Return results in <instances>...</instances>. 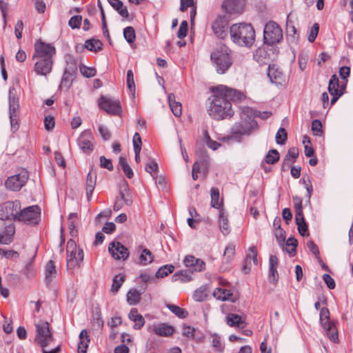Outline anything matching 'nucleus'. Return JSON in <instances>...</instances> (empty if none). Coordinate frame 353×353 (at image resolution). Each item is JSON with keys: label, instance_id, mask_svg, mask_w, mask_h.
Segmentation results:
<instances>
[{"label": "nucleus", "instance_id": "f257e3e1", "mask_svg": "<svg viewBox=\"0 0 353 353\" xmlns=\"http://www.w3.org/2000/svg\"><path fill=\"white\" fill-rule=\"evenodd\" d=\"M212 92L207 101L208 112L215 120L232 117L234 111L231 101H239L245 98L242 92L223 85L213 88Z\"/></svg>", "mask_w": 353, "mask_h": 353}, {"label": "nucleus", "instance_id": "f03ea898", "mask_svg": "<svg viewBox=\"0 0 353 353\" xmlns=\"http://www.w3.org/2000/svg\"><path fill=\"white\" fill-rule=\"evenodd\" d=\"M56 48L50 43L37 41L34 44L32 60L34 61L33 72L38 76L47 77L52 72Z\"/></svg>", "mask_w": 353, "mask_h": 353}, {"label": "nucleus", "instance_id": "7ed1b4c3", "mask_svg": "<svg viewBox=\"0 0 353 353\" xmlns=\"http://www.w3.org/2000/svg\"><path fill=\"white\" fill-rule=\"evenodd\" d=\"M241 121L236 123L231 129V135L223 137V141L230 139L240 141L241 136L250 135L252 130L258 128L257 122L252 118L253 110L249 107H244L240 112Z\"/></svg>", "mask_w": 353, "mask_h": 353}, {"label": "nucleus", "instance_id": "20e7f679", "mask_svg": "<svg viewBox=\"0 0 353 353\" xmlns=\"http://www.w3.org/2000/svg\"><path fill=\"white\" fill-rule=\"evenodd\" d=\"M232 41L239 46L251 47L255 41V30L250 23H234L230 28Z\"/></svg>", "mask_w": 353, "mask_h": 353}, {"label": "nucleus", "instance_id": "39448f33", "mask_svg": "<svg viewBox=\"0 0 353 353\" xmlns=\"http://www.w3.org/2000/svg\"><path fill=\"white\" fill-rule=\"evenodd\" d=\"M212 62L219 74H224L232 65L230 50L225 46L218 47L210 56Z\"/></svg>", "mask_w": 353, "mask_h": 353}, {"label": "nucleus", "instance_id": "423d86ee", "mask_svg": "<svg viewBox=\"0 0 353 353\" xmlns=\"http://www.w3.org/2000/svg\"><path fill=\"white\" fill-rule=\"evenodd\" d=\"M282 39L283 30L279 25L273 21L267 22L263 30L264 43L272 46L279 43Z\"/></svg>", "mask_w": 353, "mask_h": 353}, {"label": "nucleus", "instance_id": "0eeeda50", "mask_svg": "<svg viewBox=\"0 0 353 353\" xmlns=\"http://www.w3.org/2000/svg\"><path fill=\"white\" fill-rule=\"evenodd\" d=\"M67 267L69 269H73L79 266L83 261V251L81 248H77L76 242L70 239L67 243Z\"/></svg>", "mask_w": 353, "mask_h": 353}, {"label": "nucleus", "instance_id": "6e6552de", "mask_svg": "<svg viewBox=\"0 0 353 353\" xmlns=\"http://www.w3.org/2000/svg\"><path fill=\"white\" fill-rule=\"evenodd\" d=\"M36 326L35 342L42 348H45L53 340L50 330V324L47 321H40Z\"/></svg>", "mask_w": 353, "mask_h": 353}, {"label": "nucleus", "instance_id": "1a4fd4ad", "mask_svg": "<svg viewBox=\"0 0 353 353\" xmlns=\"http://www.w3.org/2000/svg\"><path fill=\"white\" fill-rule=\"evenodd\" d=\"M40 208L38 205H32L20 210L15 218V221L23 222L26 224L36 225L40 220Z\"/></svg>", "mask_w": 353, "mask_h": 353}, {"label": "nucleus", "instance_id": "9d476101", "mask_svg": "<svg viewBox=\"0 0 353 353\" xmlns=\"http://www.w3.org/2000/svg\"><path fill=\"white\" fill-rule=\"evenodd\" d=\"M29 178L28 172L21 169L19 172L7 179L5 182L6 187L12 191H19L27 183Z\"/></svg>", "mask_w": 353, "mask_h": 353}, {"label": "nucleus", "instance_id": "9b49d317", "mask_svg": "<svg viewBox=\"0 0 353 353\" xmlns=\"http://www.w3.org/2000/svg\"><path fill=\"white\" fill-rule=\"evenodd\" d=\"M21 210V203L18 200L14 201H8L0 205V219L10 220L15 221V218L19 214Z\"/></svg>", "mask_w": 353, "mask_h": 353}, {"label": "nucleus", "instance_id": "f8f14e48", "mask_svg": "<svg viewBox=\"0 0 353 353\" xmlns=\"http://www.w3.org/2000/svg\"><path fill=\"white\" fill-rule=\"evenodd\" d=\"M99 106L101 109L111 115L120 116L122 113L121 103L118 99L101 96L99 99Z\"/></svg>", "mask_w": 353, "mask_h": 353}, {"label": "nucleus", "instance_id": "ddd939ff", "mask_svg": "<svg viewBox=\"0 0 353 353\" xmlns=\"http://www.w3.org/2000/svg\"><path fill=\"white\" fill-rule=\"evenodd\" d=\"M132 203V197L129 192V186L125 180H123L119 188V195L114 204V210L119 211L124 205L130 206Z\"/></svg>", "mask_w": 353, "mask_h": 353}, {"label": "nucleus", "instance_id": "4468645a", "mask_svg": "<svg viewBox=\"0 0 353 353\" xmlns=\"http://www.w3.org/2000/svg\"><path fill=\"white\" fill-rule=\"evenodd\" d=\"M211 28L216 37L223 39L228 37V20L225 16L219 15L212 23Z\"/></svg>", "mask_w": 353, "mask_h": 353}, {"label": "nucleus", "instance_id": "2eb2a0df", "mask_svg": "<svg viewBox=\"0 0 353 353\" xmlns=\"http://www.w3.org/2000/svg\"><path fill=\"white\" fill-rule=\"evenodd\" d=\"M94 137L90 130L83 131L77 139V144L82 152L90 154L94 150Z\"/></svg>", "mask_w": 353, "mask_h": 353}, {"label": "nucleus", "instance_id": "dca6fc26", "mask_svg": "<svg viewBox=\"0 0 353 353\" xmlns=\"http://www.w3.org/2000/svg\"><path fill=\"white\" fill-rule=\"evenodd\" d=\"M108 250L112 256L116 260L125 261L128 258L130 254L128 248L118 241L110 243Z\"/></svg>", "mask_w": 353, "mask_h": 353}, {"label": "nucleus", "instance_id": "f3484780", "mask_svg": "<svg viewBox=\"0 0 353 353\" xmlns=\"http://www.w3.org/2000/svg\"><path fill=\"white\" fill-rule=\"evenodd\" d=\"M148 331L159 336L168 337L173 334L174 327L165 323L154 324L148 328Z\"/></svg>", "mask_w": 353, "mask_h": 353}, {"label": "nucleus", "instance_id": "a211bd4d", "mask_svg": "<svg viewBox=\"0 0 353 353\" xmlns=\"http://www.w3.org/2000/svg\"><path fill=\"white\" fill-rule=\"evenodd\" d=\"M244 0H224L222 6L229 14L240 13L243 11Z\"/></svg>", "mask_w": 353, "mask_h": 353}, {"label": "nucleus", "instance_id": "6ab92c4d", "mask_svg": "<svg viewBox=\"0 0 353 353\" xmlns=\"http://www.w3.org/2000/svg\"><path fill=\"white\" fill-rule=\"evenodd\" d=\"M9 117L12 119V117L17 116V111L19 108V99L16 96L15 90L14 88L9 89Z\"/></svg>", "mask_w": 353, "mask_h": 353}, {"label": "nucleus", "instance_id": "aec40b11", "mask_svg": "<svg viewBox=\"0 0 353 353\" xmlns=\"http://www.w3.org/2000/svg\"><path fill=\"white\" fill-rule=\"evenodd\" d=\"M268 77L272 83L281 85L283 81V74L276 67L275 65H270L268 67Z\"/></svg>", "mask_w": 353, "mask_h": 353}, {"label": "nucleus", "instance_id": "412c9836", "mask_svg": "<svg viewBox=\"0 0 353 353\" xmlns=\"http://www.w3.org/2000/svg\"><path fill=\"white\" fill-rule=\"evenodd\" d=\"M97 174L90 170L85 179V191L88 199L90 200L96 185Z\"/></svg>", "mask_w": 353, "mask_h": 353}, {"label": "nucleus", "instance_id": "4be33fe9", "mask_svg": "<svg viewBox=\"0 0 353 353\" xmlns=\"http://www.w3.org/2000/svg\"><path fill=\"white\" fill-rule=\"evenodd\" d=\"M90 341L88 332L83 330L79 334V342L78 343V353H86Z\"/></svg>", "mask_w": 353, "mask_h": 353}, {"label": "nucleus", "instance_id": "5701e85b", "mask_svg": "<svg viewBox=\"0 0 353 353\" xmlns=\"http://www.w3.org/2000/svg\"><path fill=\"white\" fill-rule=\"evenodd\" d=\"M129 319L134 322V325L133 326L135 330H140L145 323V320L143 316L138 312V310L137 308L131 309L129 314Z\"/></svg>", "mask_w": 353, "mask_h": 353}, {"label": "nucleus", "instance_id": "b1692460", "mask_svg": "<svg viewBox=\"0 0 353 353\" xmlns=\"http://www.w3.org/2000/svg\"><path fill=\"white\" fill-rule=\"evenodd\" d=\"M15 230L13 225H8L4 231L0 234V243L4 245L10 244L13 240Z\"/></svg>", "mask_w": 353, "mask_h": 353}, {"label": "nucleus", "instance_id": "393cba45", "mask_svg": "<svg viewBox=\"0 0 353 353\" xmlns=\"http://www.w3.org/2000/svg\"><path fill=\"white\" fill-rule=\"evenodd\" d=\"M192 271L190 270H180L175 272L172 276L173 282L180 281L181 283H186L192 279L191 274Z\"/></svg>", "mask_w": 353, "mask_h": 353}, {"label": "nucleus", "instance_id": "a878e982", "mask_svg": "<svg viewBox=\"0 0 353 353\" xmlns=\"http://www.w3.org/2000/svg\"><path fill=\"white\" fill-rule=\"evenodd\" d=\"M211 206L218 210H223V200L219 201V190L217 188L213 187L210 190Z\"/></svg>", "mask_w": 353, "mask_h": 353}, {"label": "nucleus", "instance_id": "bb28decb", "mask_svg": "<svg viewBox=\"0 0 353 353\" xmlns=\"http://www.w3.org/2000/svg\"><path fill=\"white\" fill-rule=\"evenodd\" d=\"M168 101L170 109L175 117H180L182 113V105L179 102L175 101V96L174 94L168 95Z\"/></svg>", "mask_w": 353, "mask_h": 353}, {"label": "nucleus", "instance_id": "cd10ccee", "mask_svg": "<svg viewBox=\"0 0 353 353\" xmlns=\"http://www.w3.org/2000/svg\"><path fill=\"white\" fill-rule=\"evenodd\" d=\"M219 228L221 232L225 236L228 235L230 232L228 219V217L225 216L223 210H220L219 211Z\"/></svg>", "mask_w": 353, "mask_h": 353}, {"label": "nucleus", "instance_id": "c85d7f7f", "mask_svg": "<svg viewBox=\"0 0 353 353\" xmlns=\"http://www.w3.org/2000/svg\"><path fill=\"white\" fill-rule=\"evenodd\" d=\"M65 60L66 65L64 71L75 74L77 72V63L74 57L70 54H67L65 56Z\"/></svg>", "mask_w": 353, "mask_h": 353}, {"label": "nucleus", "instance_id": "c756f323", "mask_svg": "<svg viewBox=\"0 0 353 353\" xmlns=\"http://www.w3.org/2000/svg\"><path fill=\"white\" fill-rule=\"evenodd\" d=\"M57 274L54 262L52 260L49 261L45 267V277L48 283L51 282Z\"/></svg>", "mask_w": 353, "mask_h": 353}, {"label": "nucleus", "instance_id": "7c9ffc66", "mask_svg": "<svg viewBox=\"0 0 353 353\" xmlns=\"http://www.w3.org/2000/svg\"><path fill=\"white\" fill-rule=\"evenodd\" d=\"M119 166L128 179H132L134 176V172L131 167L129 165L125 157L122 156L119 157Z\"/></svg>", "mask_w": 353, "mask_h": 353}, {"label": "nucleus", "instance_id": "2f4dec72", "mask_svg": "<svg viewBox=\"0 0 353 353\" xmlns=\"http://www.w3.org/2000/svg\"><path fill=\"white\" fill-rule=\"evenodd\" d=\"M339 80L336 74H332L328 85V91L331 95L333 94H336L339 92H343L342 90L344 89L341 88V90H339Z\"/></svg>", "mask_w": 353, "mask_h": 353}, {"label": "nucleus", "instance_id": "473e14b6", "mask_svg": "<svg viewBox=\"0 0 353 353\" xmlns=\"http://www.w3.org/2000/svg\"><path fill=\"white\" fill-rule=\"evenodd\" d=\"M142 292L137 289H131L127 293V301L131 305H137L141 300Z\"/></svg>", "mask_w": 353, "mask_h": 353}, {"label": "nucleus", "instance_id": "72a5a7b5", "mask_svg": "<svg viewBox=\"0 0 353 353\" xmlns=\"http://www.w3.org/2000/svg\"><path fill=\"white\" fill-rule=\"evenodd\" d=\"M102 46L100 40L90 39L85 41L84 48L90 51L99 52L102 50Z\"/></svg>", "mask_w": 353, "mask_h": 353}, {"label": "nucleus", "instance_id": "f704fd0d", "mask_svg": "<svg viewBox=\"0 0 353 353\" xmlns=\"http://www.w3.org/2000/svg\"><path fill=\"white\" fill-rule=\"evenodd\" d=\"M213 296L218 300L228 301L230 300L232 293L230 290L217 288L214 290Z\"/></svg>", "mask_w": 353, "mask_h": 353}, {"label": "nucleus", "instance_id": "c9c22d12", "mask_svg": "<svg viewBox=\"0 0 353 353\" xmlns=\"http://www.w3.org/2000/svg\"><path fill=\"white\" fill-rule=\"evenodd\" d=\"M227 324L230 327H241L244 321L240 315L236 314H229L226 317Z\"/></svg>", "mask_w": 353, "mask_h": 353}, {"label": "nucleus", "instance_id": "e433bc0d", "mask_svg": "<svg viewBox=\"0 0 353 353\" xmlns=\"http://www.w3.org/2000/svg\"><path fill=\"white\" fill-rule=\"evenodd\" d=\"M139 263L142 265H146L153 261L154 256L152 252L147 248L142 250L139 256Z\"/></svg>", "mask_w": 353, "mask_h": 353}, {"label": "nucleus", "instance_id": "4c0bfd02", "mask_svg": "<svg viewBox=\"0 0 353 353\" xmlns=\"http://www.w3.org/2000/svg\"><path fill=\"white\" fill-rule=\"evenodd\" d=\"M125 280V277L122 274L116 275L112 280V284L110 289L111 292L116 294Z\"/></svg>", "mask_w": 353, "mask_h": 353}, {"label": "nucleus", "instance_id": "58836bf2", "mask_svg": "<svg viewBox=\"0 0 353 353\" xmlns=\"http://www.w3.org/2000/svg\"><path fill=\"white\" fill-rule=\"evenodd\" d=\"M324 329L330 341L336 343L338 341V331L334 323L327 325Z\"/></svg>", "mask_w": 353, "mask_h": 353}, {"label": "nucleus", "instance_id": "ea45409f", "mask_svg": "<svg viewBox=\"0 0 353 353\" xmlns=\"http://www.w3.org/2000/svg\"><path fill=\"white\" fill-rule=\"evenodd\" d=\"M167 307L177 317L180 319H185L188 316V312L183 308L173 304H168Z\"/></svg>", "mask_w": 353, "mask_h": 353}, {"label": "nucleus", "instance_id": "a19ab883", "mask_svg": "<svg viewBox=\"0 0 353 353\" xmlns=\"http://www.w3.org/2000/svg\"><path fill=\"white\" fill-rule=\"evenodd\" d=\"M174 270V266L172 264H168L159 268L155 274L157 278H163L171 274Z\"/></svg>", "mask_w": 353, "mask_h": 353}, {"label": "nucleus", "instance_id": "79ce46f5", "mask_svg": "<svg viewBox=\"0 0 353 353\" xmlns=\"http://www.w3.org/2000/svg\"><path fill=\"white\" fill-rule=\"evenodd\" d=\"M330 321V311L327 307H322L320 310V323L323 328L332 323Z\"/></svg>", "mask_w": 353, "mask_h": 353}, {"label": "nucleus", "instance_id": "37998d69", "mask_svg": "<svg viewBox=\"0 0 353 353\" xmlns=\"http://www.w3.org/2000/svg\"><path fill=\"white\" fill-rule=\"evenodd\" d=\"M123 37L129 44L134 42L136 39L135 30L133 27L128 26L123 29Z\"/></svg>", "mask_w": 353, "mask_h": 353}, {"label": "nucleus", "instance_id": "c03bdc74", "mask_svg": "<svg viewBox=\"0 0 353 353\" xmlns=\"http://www.w3.org/2000/svg\"><path fill=\"white\" fill-rule=\"evenodd\" d=\"M74 74L72 73H68L67 72L64 71L63 77L61 78V84L59 85V88H65L66 90H68L72 83V76Z\"/></svg>", "mask_w": 353, "mask_h": 353}, {"label": "nucleus", "instance_id": "a18cd8bd", "mask_svg": "<svg viewBox=\"0 0 353 353\" xmlns=\"http://www.w3.org/2000/svg\"><path fill=\"white\" fill-rule=\"evenodd\" d=\"M296 223L298 225V230L301 236L308 235V228L305 221L304 216L295 218Z\"/></svg>", "mask_w": 353, "mask_h": 353}, {"label": "nucleus", "instance_id": "49530a36", "mask_svg": "<svg viewBox=\"0 0 353 353\" xmlns=\"http://www.w3.org/2000/svg\"><path fill=\"white\" fill-rule=\"evenodd\" d=\"M279 157L280 155L279 152L275 149H272L270 150L265 155V161L268 164H274L279 160Z\"/></svg>", "mask_w": 353, "mask_h": 353}, {"label": "nucleus", "instance_id": "de8ad7c7", "mask_svg": "<svg viewBox=\"0 0 353 353\" xmlns=\"http://www.w3.org/2000/svg\"><path fill=\"white\" fill-rule=\"evenodd\" d=\"M235 254V245L230 243L225 249L223 258L226 263H230Z\"/></svg>", "mask_w": 353, "mask_h": 353}, {"label": "nucleus", "instance_id": "09e8293b", "mask_svg": "<svg viewBox=\"0 0 353 353\" xmlns=\"http://www.w3.org/2000/svg\"><path fill=\"white\" fill-rule=\"evenodd\" d=\"M298 245V241L294 237H290L286 241V248L285 250L290 254H294L296 253V249Z\"/></svg>", "mask_w": 353, "mask_h": 353}, {"label": "nucleus", "instance_id": "8fccbe9b", "mask_svg": "<svg viewBox=\"0 0 353 353\" xmlns=\"http://www.w3.org/2000/svg\"><path fill=\"white\" fill-rule=\"evenodd\" d=\"M208 296V292L205 287L199 288L193 294V297L196 301H203Z\"/></svg>", "mask_w": 353, "mask_h": 353}, {"label": "nucleus", "instance_id": "3c124183", "mask_svg": "<svg viewBox=\"0 0 353 353\" xmlns=\"http://www.w3.org/2000/svg\"><path fill=\"white\" fill-rule=\"evenodd\" d=\"M293 200L294 202V208L296 212L295 218L303 217L302 199L299 196H294Z\"/></svg>", "mask_w": 353, "mask_h": 353}, {"label": "nucleus", "instance_id": "603ef678", "mask_svg": "<svg viewBox=\"0 0 353 353\" xmlns=\"http://www.w3.org/2000/svg\"><path fill=\"white\" fill-rule=\"evenodd\" d=\"M288 134L283 128H280L276 134V142L277 144L283 145L287 140Z\"/></svg>", "mask_w": 353, "mask_h": 353}, {"label": "nucleus", "instance_id": "864d4df0", "mask_svg": "<svg viewBox=\"0 0 353 353\" xmlns=\"http://www.w3.org/2000/svg\"><path fill=\"white\" fill-rule=\"evenodd\" d=\"M78 216L77 213H70L68 218V227L70 230V234L72 236L73 233L75 232L76 227V220Z\"/></svg>", "mask_w": 353, "mask_h": 353}, {"label": "nucleus", "instance_id": "5fc2aeb1", "mask_svg": "<svg viewBox=\"0 0 353 353\" xmlns=\"http://www.w3.org/2000/svg\"><path fill=\"white\" fill-rule=\"evenodd\" d=\"M79 70L82 75L88 78L94 77L97 73L95 68L87 67L85 65H81Z\"/></svg>", "mask_w": 353, "mask_h": 353}, {"label": "nucleus", "instance_id": "6e6d98bb", "mask_svg": "<svg viewBox=\"0 0 353 353\" xmlns=\"http://www.w3.org/2000/svg\"><path fill=\"white\" fill-rule=\"evenodd\" d=\"M252 260L254 265H257V252L256 248L254 246H252L249 248V252L246 256V263H249L250 264Z\"/></svg>", "mask_w": 353, "mask_h": 353}, {"label": "nucleus", "instance_id": "4d7b16f0", "mask_svg": "<svg viewBox=\"0 0 353 353\" xmlns=\"http://www.w3.org/2000/svg\"><path fill=\"white\" fill-rule=\"evenodd\" d=\"M299 154V152L297 148L296 147H292L290 148L288 153L285 156V159H288V161H290L292 163H294L296 159L298 158Z\"/></svg>", "mask_w": 353, "mask_h": 353}, {"label": "nucleus", "instance_id": "13d9d810", "mask_svg": "<svg viewBox=\"0 0 353 353\" xmlns=\"http://www.w3.org/2000/svg\"><path fill=\"white\" fill-rule=\"evenodd\" d=\"M212 346L216 348V350L218 351V352H223V350H224V345H223L221 341V337L214 334L213 335H212Z\"/></svg>", "mask_w": 353, "mask_h": 353}, {"label": "nucleus", "instance_id": "bf43d9fd", "mask_svg": "<svg viewBox=\"0 0 353 353\" xmlns=\"http://www.w3.org/2000/svg\"><path fill=\"white\" fill-rule=\"evenodd\" d=\"M312 131L315 136H321L323 134L322 123L319 119H315L312 123Z\"/></svg>", "mask_w": 353, "mask_h": 353}, {"label": "nucleus", "instance_id": "052dcab7", "mask_svg": "<svg viewBox=\"0 0 353 353\" xmlns=\"http://www.w3.org/2000/svg\"><path fill=\"white\" fill-rule=\"evenodd\" d=\"M127 85L131 92H135V83L134 81V74L132 70L127 71Z\"/></svg>", "mask_w": 353, "mask_h": 353}, {"label": "nucleus", "instance_id": "680f3d73", "mask_svg": "<svg viewBox=\"0 0 353 353\" xmlns=\"http://www.w3.org/2000/svg\"><path fill=\"white\" fill-rule=\"evenodd\" d=\"M204 137L206 141V144L208 146V148H211L213 150H216L221 147V143L211 139L208 131L205 132Z\"/></svg>", "mask_w": 353, "mask_h": 353}, {"label": "nucleus", "instance_id": "e2e57ef3", "mask_svg": "<svg viewBox=\"0 0 353 353\" xmlns=\"http://www.w3.org/2000/svg\"><path fill=\"white\" fill-rule=\"evenodd\" d=\"M145 170L147 172L150 173L153 177H154V175H156L157 172L158 165L154 161L150 160L146 163Z\"/></svg>", "mask_w": 353, "mask_h": 353}, {"label": "nucleus", "instance_id": "0e129e2a", "mask_svg": "<svg viewBox=\"0 0 353 353\" xmlns=\"http://www.w3.org/2000/svg\"><path fill=\"white\" fill-rule=\"evenodd\" d=\"M188 30V23L186 21H183L179 26L177 32V37L179 39H183L186 37Z\"/></svg>", "mask_w": 353, "mask_h": 353}, {"label": "nucleus", "instance_id": "69168bd1", "mask_svg": "<svg viewBox=\"0 0 353 353\" xmlns=\"http://www.w3.org/2000/svg\"><path fill=\"white\" fill-rule=\"evenodd\" d=\"M81 21L82 17L81 15L74 16L70 19L68 21V25L72 29L79 28L81 23Z\"/></svg>", "mask_w": 353, "mask_h": 353}, {"label": "nucleus", "instance_id": "338daca9", "mask_svg": "<svg viewBox=\"0 0 353 353\" xmlns=\"http://www.w3.org/2000/svg\"><path fill=\"white\" fill-rule=\"evenodd\" d=\"M99 161L101 168H105L110 171L113 170V165L110 159L105 158L104 156H101Z\"/></svg>", "mask_w": 353, "mask_h": 353}, {"label": "nucleus", "instance_id": "774afa93", "mask_svg": "<svg viewBox=\"0 0 353 353\" xmlns=\"http://www.w3.org/2000/svg\"><path fill=\"white\" fill-rule=\"evenodd\" d=\"M319 30V26L315 23L310 29V34L308 35V41L311 43L314 42L316 39Z\"/></svg>", "mask_w": 353, "mask_h": 353}]
</instances>
